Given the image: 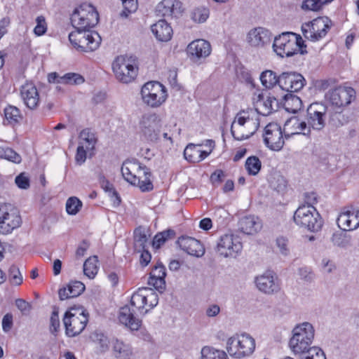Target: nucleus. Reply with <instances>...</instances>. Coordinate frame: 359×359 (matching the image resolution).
Masks as SVG:
<instances>
[{"mask_svg":"<svg viewBox=\"0 0 359 359\" xmlns=\"http://www.w3.org/2000/svg\"><path fill=\"white\" fill-rule=\"evenodd\" d=\"M148 299L150 300V309L157 305L158 295L152 289L142 287L134 292L130 299V304L120 309L119 321L132 331L138 330L142 325V320L135 316V311L131 307H135L140 313L144 315L149 311V309L144 311Z\"/></svg>","mask_w":359,"mask_h":359,"instance_id":"nucleus-1","label":"nucleus"},{"mask_svg":"<svg viewBox=\"0 0 359 359\" xmlns=\"http://www.w3.org/2000/svg\"><path fill=\"white\" fill-rule=\"evenodd\" d=\"M340 117V111H333L328 105L322 102H313L307 108L308 124L316 130H323L327 121L332 126H342Z\"/></svg>","mask_w":359,"mask_h":359,"instance_id":"nucleus-2","label":"nucleus"},{"mask_svg":"<svg viewBox=\"0 0 359 359\" xmlns=\"http://www.w3.org/2000/svg\"><path fill=\"white\" fill-rule=\"evenodd\" d=\"M121 174L128 182L138 187L143 192L150 191L154 189L150 180L151 173L149 168L137 160L125 161L121 167Z\"/></svg>","mask_w":359,"mask_h":359,"instance_id":"nucleus-3","label":"nucleus"},{"mask_svg":"<svg viewBox=\"0 0 359 359\" xmlns=\"http://www.w3.org/2000/svg\"><path fill=\"white\" fill-rule=\"evenodd\" d=\"M273 48L280 57H291L299 52L302 55L307 53L306 46L300 35L293 32H283L275 37Z\"/></svg>","mask_w":359,"mask_h":359,"instance_id":"nucleus-4","label":"nucleus"},{"mask_svg":"<svg viewBox=\"0 0 359 359\" xmlns=\"http://www.w3.org/2000/svg\"><path fill=\"white\" fill-rule=\"evenodd\" d=\"M293 335L289 345L296 354L301 355L311 348V344L314 338V329L309 323H303L293 329Z\"/></svg>","mask_w":359,"mask_h":359,"instance_id":"nucleus-5","label":"nucleus"},{"mask_svg":"<svg viewBox=\"0 0 359 359\" xmlns=\"http://www.w3.org/2000/svg\"><path fill=\"white\" fill-rule=\"evenodd\" d=\"M255 348V339L247 333L236 334L228 339L226 350L229 354L237 358L251 355Z\"/></svg>","mask_w":359,"mask_h":359,"instance_id":"nucleus-6","label":"nucleus"},{"mask_svg":"<svg viewBox=\"0 0 359 359\" xmlns=\"http://www.w3.org/2000/svg\"><path fill=\"white\" fill-rule=\"evenodd\" d=\"M293 219L298 226L313 232L318 231L323 226L320 214L313 205H302L299 206L295 211Z\"/></svg>","mask_w":359,"mask_h":359,"instance_id":"nucleus-7","label":"nucleus"},{"mask_svg":"<svg viewBox=\"0 0 359 359\" xmlns=\"http://www.w3.org/2000/svg\"><path fill=\"white\" fill-rule=\"evenodd\" d=\"M99 20L98 13L90 4H82L76 8L71 16V22L76 29H88L93 27Z\"/></svg>","mask_w":359,"mask_h":359,"instance_id":"nucleus-8","label":"nucleus"},{"mask_svg":"<svg viewBox=\"0 0 359 359\" xmlns=\"http://www.w3.org/2000/svg\"><path fill=\"white\" fill-rule=\"evenodd\" d=\"M355 97V91L351 87L339 86L330 90L325 94V98L328 101L330 107L333 111H340L348 105Z\"/></svg>","mask_w":359,"mask_h":359,"instance_id":"nucleus-9","label":"nucleus"},{"mask_svg":"<svg viewBox=\"0 0 359 359\" xmlns=\"http://www.w3.org/2000/svg\"><path fill=\"white\" fill-rule=\"evenodd\" d=\"M142 98L145 104L151 107L161 106L167 98L164 86L158 81H149L141 89Z\"/></svg>","mask_w":359,"mask_h":359,"instance_id":"nucleus-10","label":"nucleus"},{"mask_svg":"<svg viewBox=\"0 0 359 359\" xmlns=\"http://www.w3.org/2000/svg\"><path fill=\"white\" fill-rule=\"evenodd\" d=\"M332 23L327 17H319L302 25L304 37L312 41H316L324 37L330 29Z\"/></svg>","mask_w":359,"mask_h":359,"instance_id":"nucleus-11","label":"nucleus"},{"mask_svg":"<svg viewBox=\"0 0 359 359\" xmlns=\"http://www.w3.org/2000/svg\"><path fill=\"white\" fill-rule=\"evenodd\" d=\"M116 79L123 83L133 81L137 74V68L123 56H118L112 65Z\"/></svg>","mask_w":359,"mask_h":359,"instance_id":"nucleus-12","label":"nucleus"},{"mask_svg":"<svg viewBox=\"0 0 359 359\" xmlns=\"http://www.w3.org/2000/svg\"><path fill=\"white\" fill-rule=\"evenodd\" d=\"M263 137L266 146L273 151H280L284 146L283 131L277 123H270L266 126Z\"/></svg>","mask_w":359,"mask_h":359,"instance_id":"nucleus-13","label":"nucleus"},{"mask_svg":"<svg viewBox=\"0 0 359 359\" xmlns=\"http://www.w3.org/2000/svg\"><path fill=\"white\" fill-rule=\"evenodd\" d=\"M88 322V316L81 313L71 314L65 312L63 323L66 330V334L69 337H74L81 334L85 329Z\"/></svg>","mask_w":359,"mask_h":359,"instance_id":"nucleus-14","label":"nucleus"},{"mask_svg":"<svg viewBox=\"0 0 359 359\" xmlns=\"http://www.w3.org/2000/svg\"><path fill=\"white\" fill-rule=\"evenodd\" d=\"M305 84L304 76L296 72H283L279 75V86L287 93L298 92Z\"/></svg>","mask_w":359,"mask_h":359,"instance_id":"nucleus-15","label":"nucleus"},{"mask_svg":"<svg viewBox=\"0 0 359 359\" xmlns=\"http://www.w3.org/2000/svg\"><path fill=\"white\" fill-rule=\"evenodd\" d=\"M242 243L233 234L222 236L217 245V252L222 256L236 257L242 250Z\"/></svg>","mask_w":359,"mask_h":359,"instance_id":"nucleus-16","label":"nucleus"},{"mask_svg":"<svg viewBox=\"0 0 359 359\" xmlns=\"http://www.w3.org/2000/svg\"><path fill=\"white\" fill-rule=\"evenodd\" d=\"M141 128L144 138L149 142H156L160 137V125L155 115L144 116Z\"/></svg>","mask_w":359,"mask_h":359,"instance_id":"nucleus-17","label":"nucleus"},{"mask_svg":"<svg viewBox=\"0 0 359 359\" xmlns=\"http://www.w3.org/2000/svg\"><path fill=\"white\" fill-rule=\"evenodd\" d=\"M183 12L182 4L179 0H163L156 8V15L162 17L178 18Z\"/></svg>","mask_w":359,"mask_h":359,"instance_id":"nucleus-18","label":"nucleus"},{"mask_svg":"<svg viewBox=\"0 0 359 359\" xmlns=\"http://www.w3.org/2000/svg\"><path fill=\"white\" fill-rule=\"evenodd\" d=\"M210 53V43L203 39L193 41L187 46V53L190 59L194 62L207 57Z\"/></svg>","mask_w":359,"mask_h":359,"instance_id":"nucleus-19","label":"nucleus"},{"mask_svg":"<svg viewBox=\"0 0 359 359\" xmlns=\"http://www.w3.org/2000/svg\"><path fill=\"white\" fill-rule=\"evenodd\" d=\"M20 223L21 217L16 211L9 212L6 205L0 207V228L5 232H10L18 227Z\"/></svg>","mask_w":359,"mask_h":359,"instance_id":"nucleus-20","label":"nucleus"},{"mask_svg":"<svg viewBox=\"0 0 359 359\" xmlns=\"http://www.w3.org/2000/svg\"><path fill=\"white\" fill-rule=\"evenodd\" d=\"M177 243L182 250L190 255L201 257L205 253L203 245L194 238L182 236L179 238Z\"/></svg>","mask_w":359,"mask_h":359,"instance_id":"nucleus-21","label":"nucleus"},{"mask_svg":"<svg viewBox=\"0 0 359 359\" xmlns=\"http://www.w3.org/2000/svg\"><path fill=\"white\" fill-rule=\"evenodd\" d=\"M271 37V33L268 29L259 27L248 32L247 40L252 46L263 47L270 43Z\"/></svg>","mask_w":359,"mask_h":359,"instance_id":"nucleus-22","label":"nucleus"},{"mask_svg":"<svg viewBox=\"0 0 359 359\" xmlns=\"http://www.w3.org/2000/svg\"><path fill=\"white\" fill-rule=\"evenodd\" d=\"M21 97L25 104L30 109H34L39 103V95L37 88L32 83H26L20 90Z\"/></svg>","mask_w":359,"mask_h":359,"instance_id":"nucleus-23","label":"nucleus"},{"mask_svg":"<svg viewBox=\"0 0 359 359\" xmlns=\"http://www.w3.org/2000/svg\"><path fill=\"white\" fill-rule=\"evenodd\" d=\"M256 110L263 116H268L279 108V102L274 96L264 97L263 94L258 96Z\"/></svg>","mask_w":359,"mask_h":359,"instance_id":"nucleus-24","label":"nucleus"},{"mask_svg":"<svg viewBox=\"0 0 359 359\" xmlns=\"http://www.w3.org/2000/svg\"><path fill=\"white\" fill-rule=\"evenodd\" d=\"M258 289L266 294H273L280 290L277 278L271 274H264L255 280Z\"/></svg>","mask_w":359,"mask_h":359,"instance_id":"nucleus-25","label":"nucleus"},{"mask_svg":"<svg viewBox=\"0 0 359 359\" xmlns=\"http://www.w3.org/2000/svg\"><path fill=\"white\" fill-rule=\"evenodd\" d=\"M165 266L161 262H157L150 273L148 284L158 290H163L165 288Z\"/></svg>","mask_w":359,"mask_h":359,"instance_id":"nucleus-26","label":"nucleus"},{"mask_svg":"<svg viewBox=\"0 0 359 359\" xmlns=\"http://www.w3.org/2000/svg\"><path fill=\"white\" fill-rule=\"evenodd\" d=\"M151 32L161 41H168L172 35V29L165 20H160L154 24Z\"/></svg>","mask_w":359,"mask_h":359,"instance_id":"nucleus-27","label":"nucleus"},{"mask_svg":"<svg viewBox=\"0 0 359 359\" xmlns=\"http://www.w3.org/2000/svg\"><path fill=\"white\" fill-rule=\"evenodd\" d=\"M85 290V285L78 280L71 281L67 287L59 290L58 294L60 300L79 296Z\"/></svg>","mask_w":359,"mask_h":359,"instance_id":"nucleus-28","label":"nucleus"},{"mask_svg":"<svg viewBox=\"0 0 359 359\" xmlns=\"http://www.w3.org/2000/svg\"><path fill=\"white\" fill-rule=\"evenodd\" d=\"M48 81L49 83L80 84L84 81V79L81 75L75 73H67L60 76L57 73L52 72L48 75Z\"/></svg>","mask_w":359,"mask_h":359,"instance_id":"nucleus-29","label":"nucleus"},{"mask_svg":"<svg viewBox=\"0 0 359 359\" xmlns=\"http://www.w3.org/2000/svg\"><path fill=\"white\" fill-rule=\"evenodd\" d=\"M238 225L241 231L246 234H254L262 228L259 219L252 215L242 217L239 221Z\"/></svg>","mask_w":359,"mask_h":359,"instance_id":"nucleus-30","label":"nucleus"},{"mask_svg":"<svg viewBox=\"0 0 359 359\" xmlns=\"http://www.w3.org/2000/svg\"><path fill=\"white\" fill-rule=\"evenodd\" d=\"M113 354L117 359H130L133 350L130 345L125 344L117 338L111 340Z\"/></svg>","mask_w":359,"mask_h":359,"instance_id":"nucleus-31","label":"nucleus"},{"mask_svg":"<svg viewBox=\"0 0 359 359\" xmlns=\"http://www.w3.org/2000/svg\"><path fill=\"white\" fill-rule=\"evenodd\" d=\"M101 38L99 34L93 32L89 37H85L75 47L77 50L83 52L93 51L96 50L100 43Z\"/></svg>","mask_w":359,"mask_h":359,"instance_id":"nucleus-32","label":"nucleus"},{"mask_svg":"<svg viewBox=\"0 0 359 359\" xmlns=\"http://www.w3.org/2000/svg\"><path fill=\"white\" fill-rule=\"evenodd\" d=\"M259 123L254 122L252 123V130L247 131L245 128L243 127H237L236 126V120L232 123L231 126V133L233 138L237 140H243L250 137L259 128Z\"/></svg>","mask_w":359,"mask_h":359,"instance_id":"nucleus-33","label":"nucleus"},{"mask_svg":"<svg viewBox=\"0 0 359 359\" xmlns=\"http://www.w3.org/2000/svg\"><path fill=\"white\" fill-rule=\"evenodd\" d=\"M284 107L290 112L297 113L299 111L302 106L301 99L293 94V93H287L283 96Z\"/></svg>","mask_w":359,"mask_h":359,"instance_id":"nucleus-34","label":"nucleus"},{"mask_svg":"<svg viewBox=\"0 0 359 359\" xmlns=\"http://www.w3.org/2000/svg\"><path fill=\"white\" fill-rule=\"evenodd\" d=\"M148 238L145 231L142 227L137 228L134 231V250L140 252L147 248Z\"/></svg>","mask_w":359,"mask_h":359,"instance_id":"nucleus-35","label":"nucleus"},{"mask_svg":"<svg viewBox=\"0 0 359 359\" xmlns=\"http://www.w3.org/2000/svg\"><path fill=\"white\" fill-rule=\"evenodd\" d=\"M5 121L4 124L15 125L20 122L22 119V116L18 108L15 106L8 105L4 109Z\"/></svg>","mask_w":359,"mask_h":359,"instance_id":"nucleus-36","label":"nucleus"},{"mask_svg":"<svg viewBox=\"0 0 359 359\" xmlns=\"http://www.w3.org/2000/svg\"><path fill=\"white\" fill-rule=\"evenodd\" d=\"M351 241V236L348 235L344 230L334 232L331 237L332 244L340 248H346L349 246Z\"/></svg>","mask_w":359,"mask_h":359,"instance_id":"nucleus-37","label":"nucleus"},{"mask_svg":"<svg viewBox=\"0 0 359 359\" xmlns=\"http://www.w3.org/2000/svg\"><path fill=\"white\" fill-rule=\"evenodd\" d=\"M80 142H83V145L86 144V149L93 150L95 148V145L97 142V137L95 134L93 133L90 129H83L79 135Z\"/></svg>","mask_w":359,"mask_h":359,"instance_id":"nucleus-38","label":"nucleus"},{"mask_svg":"<svg viewBox=\"0 0 359 359\" xmlns=\"http://www.w3.org/2000/svg\"><path fill=\"white\" fill-rule=\"evenodd\" d=\"M201 359H228V356L224 351L206 346L201 350Z\"/></svg>","mask_w":359,"mask_h":359,"instance_id":"nucleus-39","label":"nucleus"},{"mask_svg":"<svg viewBox=\"0 0 359 359\" xmlns=\"http://www.w3.org/2000/svg\"><path fill=\"white\" fill-rule=\"evenodd\" d=\"M262 84L266 88H271L276 84L279 85V76L271 70H266L260 75Z\"/></svg>","mask_w":359,"mask_h":359,"instance_id":"nucleus-40","label":"nucleus"},{"mask_svg":"<svg viewBox=\"0 0 359 359\" xmlns=\"http://www.w3.org/2000/svg\"><path fill=\"white\" fill-rule=\"evenodd\" d=\"M97 257L93 256L87 259L83 264V273L89 278H93L97 273Z\"/></svg>","mask_w":359,"mask_h":359,"instance_id":"nucleus-41","label":"nucleus"},{"mask_svg":"<svg viewBox=\"0 0 359 359\" xmlns=\"http://www.w3.org/2000/svg\"><path fill=\"white\" fill-rule=\"evenodd\" d=\"M175 236V232L172 229L158 233L153 239L152 245L155 248H159L166 241L173 238Z\"/></svg>","mask_w":359,"mask_h":359,"instance_id":"nucleus-42","label":"nucleus"},{"mask_svg":"<svg viewBox=\"0 0 359 359\" xmlns=\"http://www.w3.org/2000/svg\"><path fill=\"white\" fill-rule=\"evenodd\" d=\"M288 123H292L293 126H294L298 130V131L292 133V135L302 134L304 135L309 136L311 134V128H312L308 124V122H300L296 117H293L291 118L286 124L287 125Z\"/></svg>","mask_w":359,"mask_h":359,"instance_id":"nucleus-43","label":"nucleus"},{"mask_svg":"<svg viewBox=\"0 0 359 359\" xmlns=\"http://www.w3.org/2000/svg\"><path fill=\"white\" fill-rule=\"evenodd\" d=\"M198 146H201V144H198ZM196 147L197 145L190 143L184 151L185 159L191 163L200 162V157H198L199 149H197Z\"/></svg>","mask_w":359,"mask_h":359,"instance_id":"nucleus-44","label":"nucleus"},{"mask_svg":"<svg viewBox=\"0 0 359 359\" xmlns=\"http://www.w3.org/2000/svg\"><path fill=\"white\" fill-rule=\"evenodd\" d=\"M245 165L249 175H256L261 169L262 163L258 157L252 156L247 158Z\"/></svg>","mask_w":359,"mask_h":359,"instance_id":"nucleus-45","label":"nucleus"},{"mask_svg":"<svg viewBox=\"0 0 359 359\" xmlns=\"http://www.w3.org/2000/svg\"><path fill=\"white\" fill-rule=\"evenodd\" d=\"M333 0H304L302 5L303 10H309L318 11L320 10L324 5H326Z\"/></svg>","mask_w":359,"mask_h":359,"instance_id":"nucleus-46","label":"nucleus"},{"mask_svg":"<svg viewBox=\"0 0 359 359\" xmlns=\"http://www.w3.org/2000/svg\"><path fill=\"white\" fill-rule=\"evenodd\" d=\"M93 33V32H90L88 29H76V31L72 32L69 34V40L75 48L76 47L77 44L79 43L82 39H83V38L89 37V36L92 35Z\"/></svg>","mask_w":359,"mask_h":359,"instance_id":"nucleus-47","label":"nucleus"},{"mask_svg":"<svg viewBox=\"0 0 359 359\" xmlns=\"http://www.w3.org/2000/svg\"><path fill=\"white\" fill-rule=\"evenodd\" d=\"M0 157L15 163H20L22 161L21 156L9 147H0Z\"/></svg>","mask_w":359,"mask_h":359,"instance_id":"nucleus-48","label":"nucleus"},{"mask_svg":"<svg viewBox=\"0 0 359 359\" xmlns=\"http://www.w3.org/2000/svg\"><path fill=\"white\" fill-rule=\"evenodd\" d=\"M91 337L93 341L100 346L102 352H106L109 350V344H111V341L103 333L96 331L92 334Z\"/></svg>","mask_w":359,"mask_h":359,"instance_id":"nucleus-49","label":"nucleus"},{"mask_svg":"<svg viewBox=\"0 0 359 359\" xmlns=\"http://www.w3.org/2000/svg\"><path fill=\"white\" fill-rule=\"evenodd\" d=\"M270 184L278 192H283L286 189L287 182L283 176L276 174L273 176Z\"/></svg>","mask_w":359,"mask_h":359,"instance_id":"nucleus-50","label":"nucleus"},{"mask_svg":"<svg viewBox=\"0 0 359 359\" xmlns=\"http://www.w3.org/2000/svg\"><path fill=\"white\" fill-rule=\"evenodd\" d=\"M300 359H326V357L322 349L317 346H312L311 348L301 354Z\"/></svg>","mask_w":359,"mask_h":359,"instance_id":"nucleus-51","label":"nucleus"},{"mask_svg":"<svg viewBox=\"0 0 359 359\" xmlns=\"http://www.w3.org/2000/svg\"><path fill=\"white\" fill-rule=\"evenodd\" d=\"M82 207V202L76 197L68 198L66 203V210L69 215H75Z\"/></svg>","mask_w":359,"mask_h":359,"instance_id":"nucleus-52","label":"nucleus"},{"mask_svg":"<svg viewBox=\"0 0 359 359\" xmlns=\"http://www.w3.org/2000/svg\"><path fill=\"white\" fill-rule=\"evenodd\" d=\"M209 16V11L205 8H195L191 14V19L198 23H202L206 21Z\"/></svg>","mask_w":359,"mask_h":359,"instance_id":"nucleus-53","label":"nucleus"},{"mask_svg":"<svg viewBox=\"0 0 359 359\" xmlns=\"http://www.w3.org/2000/svg\"><path fill=\"white\" fill-rule=\"evenodd\" d=\"M352 210H344L342 212L337 218V224L339 227L344 231H348V222L351 217V212Z\"/></svg>","mask_w":359,"mask_h":359,"instance_id":"nucleus-54","label":"nucleus"},{"mask_svg":"<svg viewBox=\"0 0 359 359\" xmlns=\"http://www.w3.org/2000/svg\"><path fill=\"white\" fill-rule=\"evenodd\" d=\"M10 281L16 285H20L22 283V276L18 266L12 265L9 269Z\"/></svg>","mask_w":359,"mask_h":359,"instance_id":"nucleus-55","label":"nucleus"},{"mask_svg":"<svg viewBox=\"0 0 359 359\" xmlns=\"http://www.w3.org/2000/svg\"><path fill=\"white\" fill-rule=\"evenodd\" d=\"M15 182L17 187L22 189H27L30 187V180L28 174L23 172L15 177Z\"/></svg>","mask_w":359,"mask_h":359,"instance_id":"nucleus-56","label":"nucleus"},{"mask_svg":"<svg viewBox=\"0 0 359 359\" xmlns=\"http://www.w3.org/2000/svg\"><path fill=\"white\" fill-rule=\"evenodd\" d=\"M36 25L34 29V33L36 36L43 35L47 30V23L43 16H38L36 19Z\"/></svg>","mask_w":359,"mask_h":359,"instance_id":"nucleus-57","label":"nucleus"},{"mask_svg":"<svg viewBox=\"0 0 359 359\" xmlns=\"http://www.w3.org/2000/svg\"><path fill=\"white\" fill-rule=\"evenodd\" d=\"M58 313H59L58 309L56 307H55L52 312L50 319V330L51 333L54 334H56V333L57 332V331L60 328V325Z\"/></svg>","mask_w":359,"mask_h":359,"instance_id":"nucleus-58","label":"nucleus"},{"mask_svg":"<svg viewBox=\"0 0 359 359\" xmlns=\"http://www.w3.org/2000/svg\"><path fill=\"white\" fill-rule=\"evenodd\" d=\"M348 231H353L359 226V210H353L351 212V217L349 218Z\"/></svg>","mask_w":359,"mask_h":359,"instance_id":"nucleus-59","label":"nucleus"},{"mask_svg":"<svg viewBox=\"0 0 359 359\" xmlns=\"http://www.w3.org/2000/svg\"><path fill=\"white\" fill-rule=\"evenodd\" d=\"M15 306L23 315H28L32 309V305L22 299H17Z\"/></svg>","mask_w":359,"mask_h":359,"instance_id":"nucleus-60","label":"nucleus"},{"mask_svg":"<svg viewBox=\"0 0 359 359\" xmlns=\"http://www.w3.org/2000/svg\"><path fill=\"white\" fill-rule=\"evenodd\" d=\"M86 159V151L84 149L83 142H79V145L77 147L76 154L75 156V161L77 164H83Z\"/></svg>","mask_w":359,"mask_h":359,"instance_id":"nucleus-61","label":"nucleus"},{"mask_svg":"<svg viewBox=\"0 0 359 359\" xmlns=\"http://www.w3.org/2000/svg\"><path fill=\"white\" fill-rule=\"evenodd\" d=\"M276 245L279 248L281 254L287 255L289 253L288 240L286 238L283 236L277 238Z\"/></svg>","mask_w":359,"mask_h":359,"instance_id":"nucleus-62","label":"nucleus"},{"mask_svg":"<svg viewBox=\"0 0 359 359\" xmlns=\"http://www.w3.org/2000/svg\"><path fill=\"white\" fill-rule=\"evenodd\" d=\"M301 278L307 283H311L315 278V274L307 268L299 269Z\"/></svg>","mask_w":359,"mask_h":359,"instance_id":"nucleus-63","label":"nucleus"},{"mask_svg":"<svg viewBox=\"0 0 359 359\" xmlns=\"http://www.w3.org/2000/svg\"><path fill=\"white\" fill-rule=\"evenodd\" d=\"M226 177V174L222 170H217L210 176V180L213 184H220Z\"/></svg>","mask_w":359,"mask_h":359,"instance_id":"nucleus-64","label":"nucleus"}]
</instances>
